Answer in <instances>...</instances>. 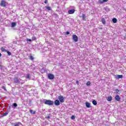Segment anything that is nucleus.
Wrapping results in <instances>:
<instances>
[{
  "mask_svg": "<svg viewBox=\"0 0 126 126\" xmlns=\"http://www.w3.org/2000/svg\"><path fill=\"white\" fill-rule=\"evenodd\" d=\"M71 120H75V116L74 115H72L71 117Z\"/></svg>",
  "mask_w": 126,
  "mask_h": 126,
  "instance_id": "c756f323",
  "label": "nucleus"
},
{
  "mask_svg": "<svg viewBox=\"0 0 126 126\" xmlns=\"http://www.w3.org/2000/svg\"><path fill=\"white\" fill-rule=\"evenodd\" d=\"M0 5L2 6V7H5V6H6V1H5L4 0H1Z\"/></svg>",
  "mask_w": 126,
  "mask_h": 126,
  "instance_id": "7ed1b4c3",
  "label": "nucleus"
},
{
  "mask_svg": "<svg viewBox=\"0 0 126 126\" xmlns=\"http://www.w3.org/2000/svg\"><path fill=\"white\" fill-rule=\"evenodd\" d=\"M69 33H70L69 32H66V35H69Z\"/></svg>",
  "mask_w": 126,
  "mask_h": 126,
  "instance_id": "f704fd0d",
  "label": "nucleus"
},
{
  "mask_svg": "<svg viewBox=\"0 0 126 126\" xmlns=\"http://www.w3.org/2000/svg\"><path fill=\"white\" fill-rule=\"evenodd\" d=\"M1 57V53H0V57Z\"/></svg>",
  "mask_w": 126,
  "mask_h": 126,
  "instance_id": "ea45409f",
  "label": "nucleus"
},
{
  "mask_svg": "<svg viewBox=\"0 0 126 126\" xmlns=\"http://www.w3.org/2000/svg\"><path fill=\"white\" fill-rule=\"evenodd\" d=\"M92 103L94 106H96L97 105V101L95 100H93Z\"/></svg>",
  "mask_w": 126,
  "mask_h": 126,
  "instance_id": "aec40b11",
  "label": "nucleus"
},
{
  "mask_svg": "<svg viewBox=\"0 0 126 126\" xmlns=\"http://www.w3.org/2000/svg\"><path fill=\"white\" fill-rule=\"evenodd\" d=\"M109 0H99V3H104V2H107Z\"/></svg>",
  "mask_w": 126,
  "mask_h": 126,
  "instance_id": "9b49d317",
  "label": "nucleus"
},
{
  "mask_svg": "<svg viewBox=\"0 0 126 126\" xmlns=\"http://www.w3.org/2000/svg\"><path fill=\"white\" fill-rule=\"evenodd\" d=\"M76 84H77V85L79 84V82L78 81H76Z\"/></svg>",
  "mask_w": 126,
  "mask_h": 126,
  "instance_id": "e433bc0d",
  "label": "nucleus"
},
{
  "mask_svg": "<svg viewBox=\"0 0 126 126\" xmlns=\"http://www.w3.org/2000/svg\"><path fill=\"white\" fill-rule=\"evenodd\" d=\"M125 39H126V35L125 36Z\"/></svg>",
  "mask_w": 126,
  "mask_h": 126,
  "instance_id": "a19ab883",
  "label": "nucleus"
},
{
  "mask_svg": "<svg viewBox=\"0 0 126 126\" xmlns=\"http://www.w3.org/2000/svg\"><path fill=\"white\" fill-rule=\"evenodd\" d=\"M2 89H3V90H4V91H6V89L5 88V87L2 86Z\"/></svg>",
  "mask_w": 126,
  "mask_h": 126,
  "instance_id": "473e14b6",
  "label": "nucleus"
},
{
  "mask_svg": "<svg viewBox=\"0 0 126 126\" xmlns=\"http://www.w3.org/2000/svg\"><path fill=\"white\" fill-rule=\"evenodd\" d=\"M86 106L87 107V108H91V103H90L88 102H86Z\"/></svg>",
  "mask_w": 126,
  "mask_h": 126,
  "instance_id": "9d476101",
  "label": "nucleus"
},
{
  "mask_svg": "<svg viewBox=\"0 0 126 126\" xmlns=\"http://www.w3.org/2000/svg\"><path fill=\"white\" fill-rule=\"evenodd\" d=\"M46 9H47V10H52V8H51V6H46Z\"/></svg>",
  "mask_w": 126,
  "mask_h": 126,
  "instance_id": "4be33fe9",
  "label": "nucleus"
},
{
  "mask_svg": "<svg viewBox=\"0 0 126 126\" xmlns=\"http://www.w3.org/2000/svg\"><path fill=\"white\" fill-rule=\"evenodd\" d=\"M30 103H31V101H30Z\"/></svg>",
  "mask_w": 126,
  "mask_h": 126,
  "instance_id": "37998d69",
  "label": "nucleus"
},
{
  "mask_svg": "<svg viewBox=\"0 0 126 126\" xmlns=\"http://www.w3.org/2000/svg\"><path fill=\"white\" fill-rule=\"evenodd\" d=\"M29 59L31 61H34V57H33L32 55H30Z\"/></svg>",
  "mask_w": 126,
  "mask_h": 126,
  "instance_id": "412c9836",
  "label": "nucleus"
},
{
  "mask_svg": "<svg viewBox=\"0 0 126 126\" xmlns=\"http://www.w3.org/2000/svg\"><path fill=\"white\" fill-rule=\"evenodd\" d=\"M115 100L119 102V101H121V97L119 95H116L115 96Z\"/></svg>",
  "mask_w": 126,
  "mask_h": 126,
  "instance_id": "6e6552de",
  "label": "nucleus"
},
{
  "mask_svg": "<svg viewBox=\"0 0 126 126\" xmlns=\"http://www.w3.org/2000/svg\"><path fill=\"white\" fill-rule=\"evenodd\" d=\"M123 77H124L123 75H117L115 76L116 79H120V78H123Z\"/></svg>",
  "mask_w": 126,
  "mask_h": 126,
  "instance_id": "1a4fd4ad",
  "label": "nucleus"
},
{
  "mask_svg": "<svg viewBox=\"0 0 126 126\" xmlns=\"http://www.w3.org/2000/svg\"><path fill=\"white\" fill-rule=\"evenodd\" d=\"M26 78L27 79H31V76H30V74H27L26 75Z\"/></svg>",
  "mask_w": 126,
  "mask_h": 126,
  "instance_id": "dca6fc26",
  "label": "nucleus"
},
{
  "mask_svg": "<svg viewBox=\"0 0 126 126\" xmlns=\"http://www.w3.org/2000/svg\"><path fill=\"white\" fill-rule=\"evenodd\" d=\"M42 102L45 104V105H48V106H53L54 105V101L51 100L43 99Z\"/></svg>",
  "mask_w": 126,
  "mask_h": 126,
  "instance_id": "f257e3e1",
  "label": "nucleus"
},
{
  "mask_svg": "<svg viewBox=\"0 0 126 126\" xmlns=\"http://www.w3.org/2000/svg\"><path fill=\"white\" fill-rule=\"evenodd\" d=\"M14 81L15 83H17V84L19 83V82H20L19 79H18V78H15L14 79Z\"/></svg>",
  "mask_w": 126,
  "mask_h": 126,
  "instance_id": "f8f14e48",
  "label": "nucleus"
},
{
  "mask_svg": "<svg viewBox=\"0 0 126 126\" xmlns=\"http://www.w3.org/2000/svg\"><path fill=\"white\" fill-rule=\"evenodd\" d=\"M44 3H48V0H45L44 1Z\"/></svg>",
  "mask_w": 126,
  "mask_h": 126,
  "instance_id": "c9c22d12",
  "label": "nucleus"
},
{
  "mask_svg": "<svg viewBox=\"0 0 126 126\" xmlns=\"http://www.w3.org/2000/svg\"><path fill=\"white\" fill-rule=\"evenodd\" d=\"M73 37V40L74 41V42H76L77 41H78V37H77V35L74 34L72 36Z\"/></svg>",
  "mask_w": 126,
  "mask_h": 126,
  "instance_id": "39448f33",
  "label": "nucleus"
},
{
  "mask_svg": "<svg viewBox=\"0 0 126 126\" xmlns=\"http://www.w3.org/2000/svg\"><path fill=\"white\" fill-rule=\"evenodd\" d=\"M75 12V10L74 9L69 10L68 11V14H73Z\"/></svg>",
  "mask_w": 126,
  "mask_h": 126,
  "instance_id": "0eeeda50",
  "label": "nucleus"
},
{
  "mask_svg": "<svg viewBox=\"0 0 126 126\" xmlns=\"http://www.w3.org/2000/svg\"><path fill=\"white\" fill-rule=\"evenodd\" d=\"M99 29H100V30H102V29H103V28H99Z\"/></svg>",
  "mask_w": 126,
  "mask_h": 126,
  "instance_id": "58836bf2",
  "label": "nucleus"
},
{
  "mask_svg": "<svg viewBox=\"0 0 126 126\" xmlns=\"http://www.w3.org/2000/svg\"><path fill=\"white\" fill-rule=\"evenodd\" d=\"M112 21L113 23H117L118 20L117 19V18H114L113 19H112Z\"/></svg>",
  "mask_w": 126,
  "mask_h": 126,
  "instance_id": "a211bd4d",
  "label": "nucleus"
},
{
  "mask_svg": "<svg viewBox=\"0 0 126 126\" xmlns=\"http://www.w3.org/2000/svg\"><path fill=\"white\" fill-rule=\"evenodd\" d=\"M82 17L83 20H84V19H85V18H86V17L85 16V14H82Z\"/></svg>",
  "mask_w": 126,
  "mask_h": 126,
  "instance_id": "a878e982",
  "label": "nucleus"
},
{
  "mask_svg": "<svg viewBox=\"0 0 126 126\" xmlns=\"http://www.w3.org/2000/svg\"><path fill=\"white\" fill-rule=\"evenodd\" d=\"M35 40H36V37L34 36H32V41H35Z\"/></svg>",
  "mask_w": 126,
  "mask_h": 126,
  "instance_id": "7c9ffc66",
  "label": "nucleus"
},
{
  "mask_svg": "<svg viewBox=\"0 0 126 126\" xmlns=\"http://www.w3.org/2000/svg\"><path fill=\"white\" fill-rule=\"evenodd\" d=\"M12 107V108H13V109H15V108H16V107H17V103H13Z\"/></svg>",
  "mask_w": 126,
  "mask_h": 126,
  "instance_id": "6ab92c4d",
  "label": "nucleus"
},
{
  "mask_svg": "<svg viewBox=\"0 0 126 126\" xmlns=\"http://www.w3.org/2000/svg\"><path fill=\"white\" fill-rule=\"evenodd\" d=\"M60 100H59V99H56L55 100V102H54V104L55 105V106H60V104H61V102H60Z\"/></svg>",
  "mask_w": 126,
  "mask_h": 126,
  "instance_id": "423d86ee",
  "label": "nucleus"
},
{
  "mask_svg": "<svg viewBox=\"0 0 126 126\" xmlns=\"http://www.w3.org/2000/svg\"><path fill=\"white\" fill-rule=\"evenodd\" d=\"M48 78H49L50 80H52L55 78V75L52 73H49L48 75Z\"/></svg>",
  "mask_w": 126,
  "mask_h": 126,
  "instance_id": "20e7f679",
  "label": "nucleus"
},
{
  "mask_svg": "<svg viewBox=\"0 0 126 126\" xmlns=\"http://www.w3.org/2000/svg\"><path fill=\"white\" fill-rule=\"evenodd\" d=\"M50 116H51V114H48L47 115V117H46V118L47 119V120H49V119H50Z\"/></svg>",
  "mask_w": 126,
  "mask_h": 126,
  "instance_id": "c85d7f7f",
  "label": "nucleus"
},
{
  "mask_svg": "<svg viewBox=\"0 0 126 126\" xmlns=\"http://www.w3.org/2000/svg\"><path fill=\"white\" fill-rule=\"evenodd\" d=\"M101 22H102V23L105 25L106 24V20H105V18H102L101 19Z\"/></svg>",
  "mask_w": 126,
  "mask_h": 126,
  "instance_id": "ddd939ff",
  "label": "nucleus"
},
{
  "mask_svg": "<svg viewBox=\"0 0 126 126\" xmlns=\"http://www.w3.org/2000/svg\"><path fill=\"white\" fill-rule=\"evenodd\" d=\"M27 41H28V42H32V40H31V39H27Z\"/></svg>",
  "mask_w": 126,
  "mask_h": 126,
  "instance_id": "72a5a7b5",
  "label": "nucleus"
},
{
  "mask_svg": "<svg viewBox=\"0 0 126 126\" xmlns=\"http://www.w3.org/2000/svg\"><path fill=\"white\" fill-rule=\"evenodd\" d=\"M90 84H91V83L89 81L87 82L86 85L87 86H90Z\"/></svg>",
  "mask_w": 126,
  "mask_h": 126,
  "instance_id": "393cba45",
  "label": "nucleus"
},
{
  "mask_svg": "<svg viewBox=\"0 0 126 126\" xmlns=\"http://www.w3.org/2000/svg\"><path fill=\"white\" fill-rule=\"evenodd\" d=\"M30 112L31 114H32V115H35L36 114V111H33L32 109H31L30 110Z\"/></svg>",
  "mask_w": 126,
  "mask_h": 126,
  "instance_id": "4468645a",
  "label": "nucleus"
},
{
  "mask_svg": "<svg viewBox=\"0 0 126 126\" xmlns=\"http://www.w3.org/2000/svg\"><path fill=\"white\" fill-rule=\"evenodd\" d=\"M14 126H19V124H16Z\"/></svg>",
  "mask_w": 126,
  "mask_h": 126,
  "instance_id": "4c0bfd02",
  "label": "nucleus"
},
{
  "mask_svg": "<svg viewBox=\"0 0 126 126\" xmlns=\"http://www.w3.org/2000/svg\"><path fill=\"white\" fill-rule=\"evenodd\" d=\"M15 26H16V23L12 22L11 24V27L13 28L15 27Z\"/></svg>",
  "mask_w": 126,
  "mask_h": 126,
  "instance_id": "2eb2a0df",
  "label": "nucleus"
},
{
  "mask_svg": "<svg viewBox=\"0 0 126 126\" xmlns=\"http://www.w3.org/2000/svg\"><path fill=\"white\" fill-rule=\"evenodd\" d=\"M1 51H2V52H5V51H7L5 49L3 48H1Z\"/></svg>",
  "mask_w": 126,
  "mask_h": 126,
  "instance_id": "2f4dec72",
  "label": "nucleus"
},
{
  "mask_svg": "<svg viewBox=\"0 0 126 126\" xmlns=\"http://www.w3.org/2000/svg\"><path fill=\"white\" fill-rule=\"evenodd\" d=\"M112 96H110L107 97V101H108V102H111V101H112Z\"/></svg>",
  "mask_w": 126,
  "mask_h": 126,
  "instance_id": "f3484780",
  "label": "nucleus"
},
{
  "mask_svg": "<svg viewBox=\"0 0 126 126\" xmlns=\"http://www.w3.org/2000/svg\"><path fill=\"white\" fill-rule=\"evenodd\" d=\"M7 115H8V112H6L3 113V117H5L6 116H7Z\"/></svg>",
  "mask_w": 126,
  "mask_h": 126,
  "instance_id": "b1692460",
  "label": "nucleus"
},
{
  "mask_svg": "<svg viewBox=\"0 0 126 126\" xmlns=\"http://www.w3.org/2000/svg\"><path fill=\"white\" fill-rule=\"evenodd\" d=\"M119 92H120V90H119V89H116V90H115V93H116L117 94H119Z\"/></svg>",
  "mask_w": 126,
  "mask_h": 126,
  "instance_id": "cd10ccee",
  "label": "nucleus"
},
{
  "mask_svg": "<svg viewBox=\"0 0 126 126\" xmlns=\"http://www.w3.org/2000/svg\"><path fill=\"white\" fill-rule=\"evenodd\" d=\"M104 10L106 11H110V9H109L108 7H106L105 8H104Z\"/></svg>",
  "mask_w": 126,
  "mask_h": 126,
  "instance_id": "bb28decb",
  "label": "nucleus"
},
{
  "mask_svg": "<svg viewBox=\"0 0 126 126\" xmlns=\"http://www.w3.org/2000/svg\"><path fill=\"white\" fill-rule=\"evenodd\" d=\"M58 98H59V102L60 103H63V102H64V98H63V96L59 95L58 96Z\"/></svg>",
  "mask_w": 126,
  "mask_h": 126,
  "instance_id": "f03ea898",
  "label": "nucleus"
},
{
  "mask_svg": "<svg viewBox=\"0 0 126 126\" xmlns=\"http://www.w3.org/2000/svg\"><path fill=\"white\" fill-rule=\"evenodd\" d=\"M0 68H1V65H0Z\"/></svg>",
  "mask_w": 126,
  "mask_h": 126,
  "instance_id": "79ce46f5",
  "label": "nucleus"
},
{
  "mask_svg": "<svg viewBox=\"0 0 126 126\" xmlns=\"http://www.w3.org/2000/svg\"><path fill=\"white\" fill-rule=\"evenodd\" d=\"M5 52H6L7 54H8V56H11V52L7 50H5Z\"/></svg>",
  "mask_w": 126,
  "mask_h": 126,
  "instance_id": "5701e85b",
  "label": "nucleus"
}]
</instances>
